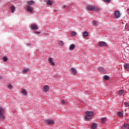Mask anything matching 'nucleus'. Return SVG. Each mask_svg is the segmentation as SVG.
<instances>
[{
    "label": "nucleus",
    "instance_id": "35",
    "mask_svg": "<svg viewBox=\"0 0 129 129\" xmlns=\"http://www.w3.org/2000/svg\"><path fill=\"white\" fill-rule=\"evenodd\" d=\"M60 103H61V104H65L66 103L65 101L63 100H60Z\"/></svg>",
    "mask_w": 129,
    "mask_h": 129
},
{
    "label": "nucleus",
    "instance_id": "19",
    "mask_svg": "<svg viewBox=\"0 0 129 129\" xmlns=\"http://www.w3.org/2000/svg\"><path fill=\"white\" fill-rule=\"evenodd\" d=\"M75 48V44H72L70 45L69 49L70 50H74Z\"/></svg>",
    "mask_w": 129,
    "mask_h": 129
},
{
    "label": "nucleus",
    "instance_id": "20",
    "mask_svg": "<svg viewBox=\"0 0 129 129\" xmlns=\"http://www.w3.org/2000/svg\"><path fill=\"white\" fill-rule=\"evenodd\" d=\"M35 4V2L34 1H30L27 2V5L29 6H31V5H34Z\"/></svg>",
    "mask_w": 129,
    "mask_h": 129
},
{
    "label": "nucleus",
    "instance_id": "37",
    "mask_svg": "<svg viewBox=\"0 0 129 129\" xmlns=\"http://www.w3.org/2000/svg\"><path fill=\"white\" fill-rule=\"evenodd\" d=\"M103 1L106 3H110V2H111V0H103Z\"/></svg>",
    "mask_w": 129,
    "mask_h": 129
},
{
    "label": "nucleus",
    "instance_id": "1",
    "mask_svg": "<svg viewBox=\"0 0 129 129\" xmlns=\"http://www.w3.org/2000/svg\"><path fill=\"white\" fill-rule=\"evenodd\" d=\"M44 123L46 125L55 124V121L51 119H47L44 121Z\"/></svg>",
    "mask_w": 129,
    "mask_h": 129
},
{
    "label": "nucleus",
    "instance_id": "30",
    "mask_svg": "<svg viewBox=\"0 0 129 129\" xmlns=\"http://www.w3.org/2000/svg\"><path fill=\"white\" fill-rule=\"evenodd\" d=\"M3 60L4 62H7V61H8V57H7V56H4L3 58Z\"/></svg>",
    "mask_w": 129,
    "mask_h": 129
},
{
    "label": "nucleus",
    "instance_id": "7",
    "mask_svg": "<svg viewBox=\"0 0 129 129\" xmlns=\"http://www.w3.org/2000/svg\"><path fill=\"white\" fill-rule=\"evenodd\" d=\"M26 10L27 12L33 13V8L31 7L30 6H26Z\"/></svg>",
    "mask_w": 129,
    "mask_h": 129
},
{
    "label": "nucleus",
    "instance_id": "23",
    "mask_svg": "<svg viewBox=\"0 0 129 129\" xmlns=\"http://www.w3.org/2000/svg\"><path fill=\"white\" fill-rule=\"evenodd\" d=\"M46 4L48 5V6H52V5H53V3L52 1L48 0L46 3Z\"/></svg>",
    "mask_w": 129,
    "mask_h": 129
},
{
    "label": "nucleus",
    "instance_id": "8",
    "mask_svg": "<svg viewBox=\"0 0 129 129\" xmlns=\"http://www.w3.org/2000/svg\"><path fill=\"white\" fill-rule=\"evenodd\" d=\"M98 71L101 72V73H105V70L103 69V67H100L98 68Z\"/></svg>",
    "mask_w": 129,
    "mask_h": 129
},
{
    "label": "nucleus",
    "instance_id": "26",
    "mask_svg": "<svg viewBox=\"0 0 129 129\" xmlns=\"http://www.w3.org/2000/svg\"><path fill=\"white\" fill-rule=\"evenodd\" d=\"M2 113H5V111L4 110V108H3V107H0V114Z\"/></svg>",
    "mask_w": 129,
    "mask_h": 129
},
{
    "label": "nucleus",
    "instance_id": "36",
    "mask_svg": "<svg viewBox=\"0 0 129 129\" xmlns=\"http://www.w3.org/2000/svg\"><path fill=\"white\" fill-rule=\"evenodd\" d=\"M8 87L9 88H10V89H12L13 88V86L11 84L8 85Z\"/></svg>",
    "mask_w": 129,
    "mask_h": 129
},
{
    "label": "nucleus",
    "instance_id": "22",
    "mask_svg": "<svg viewBox=\"0 0 129 129\" xmlns=\"http://www.w3.org/2000/svg\"><path fill=\"white\" fill-rule=\"evenodd\" d=\"M99 11H100V8L99 7H95V6H94V12H99Z\"/></svg>",
    "mask_w": 129,
    "mask_h": 129
},
{
    "label": "nucleus",
    "instance_id": "10",
    "mask_svg": "<svg viewBox=\"0 0 129 129\" xmlns=\"http://www.w3.org/2000/svg\"><path fill=\"white\" fill-rule=\"evenodd\" d=\"M121 127L123 129H129V124L127 123H125Z\"/></svg>",
    "mask_w": 129,
    "mask_h": 129
},
{
    "label": "nucleus",
    "instance_id": "33",
    "mask_svg": "<svg viewBox=\"0 0 129 129\" xmlns=\"http://www.w3.org/2000/svg\"><path fill=\"white\" fill-rule=\"evenodd\" d=\"M124 105H125V106L128 107V106H129V103H127V102H125L124 103Z\"/></svg>",
    "mask_w": 129,
    "mask_h": 129
},
{
    "label": "nucleus",
    "instance_id": "41",
    "mask_svg": "<svg viewBox=\"0 0 129 129\" xmlns=\"http://www.w3.org/2000/svg\"><path fill=\"white\" fill-rule=\"evenodd\" d=\"M35 33H36L37 34H40V32H36Z\"/></svg>",
    "mask_w": 129,
    "mask_h": 129
},
{
    "label": "nucleus",
    "instance_id": "13",
    "mask_svg": "<svg viewBox=\"0 0 129 129\" xmlns=\"http://www.w3.org/2000/svg\"><path fill=\"white\" fill-rule=\"evenodd\" d=\"M4 115H5V113L0 114V120H4L6 118Z\"/></svg>",
    "mask_w": 129,
    "mask_h": 129
},
{
    "label": "nucleus",
    "instance_id": "29",
    "mask_svg": "<svg viewBox=\"0 0 129 129\" xmlns=\"http://www.w3.org/2000/svg\"><path fill=\"white\" fill-rule=\"evenodd\" d=\"M85 118H86V119H87V120H89V119H90V118H91V116H89L88 115H87L85 116Z\"/></svg>",
    "mask_w": 129,
    "mask_h": 129
},
{
    "label": "nucleus",
    "instance_id": "27",
    "mask_svg": "<svg viewBox=\"0 0 129 129\" xmlns=\"http://www.w3.org/2000/svg\"><path fill=\"white\" fill-rule=\"evenodd\" d=\"M15 9L16 8H15V6H13V7H11V10L12 13H15Z\"/></svg>",
    "mask_w": 129,
    "mask_h": 129
},
{
    "label": "nucleus",
    "instance_id": "32",
    "mask_svg": "<svg viewBox=\"0 0 129 129\" xmlns=\"http://www.w3.org/2000/svg\"><path fill=\"white\" fill-rule=\"evenodd\" d=\"M72 36H76V33L74 31L71 32Z\"/></svg>",
    "mask_w": 129,
    "mask_h": 129
},
{
    "label": "nucleus",
    "instance_id": "5",
    "mask_svg": "<svg viewBox=\"0 0 129 129\" xmlns=\"http://www.w3.org/2000/svg\"><path fill=\"white\" fill-rule=\"evenodd\" d=\"M48 62L50 65L52 66H54L55 65V62H53V58L52 57H48Z\"/></svg>",
    "mask_w": 129,
    "mask_h": 129
},
{
    "label": "nucleus",
    "instance_id": "15",
    "mask_svg": "<svg viewBox=\"0 0 129 129\" xmlns=\"http://www.w3.org/2000/svg\"><path fill=\"white\" fill-rule=\"evenodd\" d=\"M124 68L127 71H129V63H125L124 64Z\"/></svg>",
    "mask_w": 129,
    "mask_h": 129
},
{
    "label": "nucleus",
    "instance_id": "25",
    "mask_svg": "<svg viewBox=\"0 0 129 129\" xmlns=\"http://www.w3.org/2000/svg\"><path fill=\"white\" fill-rule=\"evenodd\" d=\"M117 114L118 116H120V117H121L123 115V114L121 112H118L117 113Z\"/></svg>",
    "mask_w": 129,
    "mask_h": 129
},
{
    "label": "nucleus",
    "instance_id": "17",
    "mask_svg": "<svg viewBox=\"0 0 129 129\" xmlns=\"http://www.w3.org/2000/svg\"><path fill=\"white\" fill-rule=\"evenodd\" d=\"M96 127H97V124H96V123H93L91 126V128L95 129Z\"/></svg>",
    "mask_w": 129,
    "mask_h": 129
},
{
    "label": "nucleus",
    "instance_id": "28",
    "mask_svg": "<svg viewBox=\"0 0 129 129\" xmlns=\"http://www.w3.org/2000/svg\"><path fill=\"white\" fill-rule=\"evenodd\" d=\"M103 79L105 80H108V79H109V77L107 75H105L103 77Z\"/></svg>",
    "mask_w": 129,
    "mask_h": 129
},
{
    "label": "nucleus",
    "instance_id": "40",
    "mask_svg": "<svg viewBox=\"0 0 129 129\" xmlns=\"http://www.w3.org/2000/svg\"><path fill=\"white\" fill-rule=\"evenodd\" d=\"M2 79H3V77H2V76H0V80H2Z\"/></svg>",
    "mask_w": 129,
    "mask_h": 129
},
{
    "label": "nucleus",
    "instance_id": "6",
    "mask_svg": "<svg viewBox=\"0 0 129 129\" xmlns=\"http://www.w3.org/2000/svg\"><path fill=\"white\" fill-rule=\"evenodd\" d=\"M31 30H37L38 29V26H37V25H36V24H31Z\"/></svg>",
    "mask_w": 129,
    "mask_h": 129
},
{
    "label": "nucleus",
    "instance_id": "14",
    "mask_svg": "<svg viewBox=\"0 0 129 129\" xmlns=\"http://www.w3.org/2000/svg\"><path fill=\"white\" fill-rule=\"evenodd\" d=\"M30 71V69H25L24 70H22L21 73H28Z\"/></svg>",
    "mask_w": 129,
    "mask_h": 129
},
{
    "label": "nucleus",
    "instance_id": "18",
    "mask_svg": "<svg viewBox=\"0 0 129 129\" xmlns=\"http://www.w3.org/2000/svg\"><path fill=\"white\" fill-rule=\"evenodd\" d=\"M21 93H22V94H23V95H27V91H26L25 89H21Z\"/></svg>",
    "mask_w": 129,
    "mask_h": 129
},
{
    "label": "nucleus",
    "instance_id": "24",
    "mask_svg": "<svg viewBox=\"0 0 129 129\" xmlns=\"http://www.w3.org/2000/svg\"><path fill=\"white\" fill-rule=\"evenodd\" d=\"M82 35L83 37H87L88 36V32L85 31L83 33Z\"/></svg>",
    "mask_w": 129,
    "mask_h": 129
},
{
    "label": "nucleus",
    "instance_id": "12",
    "mask_svg": "<svg viewBox=\"0 0 129 129\" xmlns=\"http://www.w3.org/2000/svg\"><path fill=\"white\" fill-rule=\"evenodd\" d=\"M43 91L44 92H47V91H49V86H48L47 85L44 86L43 88Z\"/></svg>",
    "mask_w": 129,
    "mask_h": 129
},
{
    "label": "nucleus",
    "instance_id": "21",
    "mask_svg": "<svg viewBox=\"0 0 129 129\" xmlns=\"http://www.w3.org/2000/svg\"><path fill=\"white\" fill-rule=\"evenodd\" d=\"M106 117H103L101 119V123L104 124L106 121Z\"/></svg>",
    "mask_w": 129,
    "mask_h": 129
},
{
    "label": "nucleus",
    "instance_id": "3",
    "mask_svg": "<svg viewBox=\"0 0 129 129\" xmlns=\"http://www.w3.org/2000/svg\"><path fill=\"white\" fill-rule=\"evenodd\" d=\"M121 16V14H120V12L119 11H115L114 13V17L115 18H116L117 19H118V18H120V16Z\"/></svg>",
    "mask_w": 129,
    "mask_h": 129
},
{
    "label": "nucleus",
    "instance_id": "4",
    "mask_svg": "<svg viewBox=\"0 0 129 129\" xmlns=\"http://www.w3.org/2000/svg\"><path fill=\"white\" fill-rule=\"evenodd\" d=\"M99 47H102L103 46H105V47H107L108 45H107V43L104 41H101L99 43Z\"/></svg>",
    "mask_w": 129,
    "mask_h": 129
},
{
    "label": "nucleus",
    "instance_id": "31",
    "mask_svg": "<svg viewBox=\"0 0 129 129\" xmlns=\"http://www.w3.org/2000/svg\"><path fill=\"white\" fill-rule=\"evenodd\" d=\"M58 44L60 45V46H63V44H64V43L62 41L60 40L58 42Z\"/></svg>",
    "mask_w": 129,
    "mask_h": 129
},
{
    "label": "nucleus",
    "instance_id": "34",
    "mask_svg": "<svg viewBox=\"0 0 129 129\" xmlns=\"http://www.w3.org/2000/svg\"><path fill=\"white\" fill-rule=\"evenodd\" d=\"M93 24H94V26H95V27H96V26H97V22H96V21H94Z\"/></svg>",
    "mask_w": 129,
    "mask_h": 129
},
{
    "label": "nucleus",
    "instance_id": "39",
    "mask_svg": "<svg viewBox=\"0 0 129 129\" xmlns=\"http://www.w3.org/2000/svg\"><path fill=\"white\" fill-rule=\"evenodd\" d=\"M62 9H68V7H67L66 5H64L63 6Z\"/></svg>",
    "mask_w": 129,
    "mask_h": 129
},
{
    "label": "nucleus",
    "instance_id": "16",
    "mask_svg": "<svg viewBox=\"0 0 129 129\" xmlns=\"http://www.w3.org/2000/svg\"><path fill=\"white\" fill-rule=\"evenodd\" d=\"M123 92H124V91L123 90H120L118 91V94L120 96H121L122 95H123Z\"/></svg>",
    "mask_w": 129,
    "mask_h": 129
},
{
    "label": "nucleus",
    "instance_id": "11",
    "mask_svg": "<svg viewBox=\"0 0 129 129\" xmlns=\"http://www.w3.org/2000/svg\"><path fill=\"white\" fill-rule=\"evenodd\" d=\"M72 70V72L73 74V75H76L77 73V71H76V69H75V68H72L71 69Z\"/></svg>",
    "mask_w": 129,
    "mask_h": 129
},
{
    "label": "nucleus",
    "instance_id": "9",
    "mask_svg": "<svg viewBox=\"0 0 129 129\" xmlns=\"http://www.w3.org/2000/svg\"><path fill=\"white\" fill-rule=\"evenodd\" d=\"M86 114H87V115H89L90 116H93L94 115V113H93V112L91 111H87L86 112Z\"/></svg>",
    "mask_w": 129,
    "mask_h": 129
},
{
    "label": "nucleus",
    "instance_id": "2",
    "mask_svg": "<svg viewBox=\"0 0 129 129\" xmlns=\"http://www.w3.org/2000/svg\"><path fill=\"white\" fill-rule=\"evenodd\" d=\"M87 9L88 10V11H91V12H94V6L88 5L87 7Z\"/></svg>",
    "mask_w": 129,
    "mask_h": 129
},
{
    "label": "nucleus",
    "instance_id": "38",
    "mask_svg": "<svg viewBox=\"0 0 129 129\" xmlns=\"http://www.w3.org/2000/svg\"><path fill=\"white\" fill-rule=\"evenodd\" d=\"M27 47H31V43H28L26 44Z\"/></svg>",
    "mask_w": 129,
    "mask_h": 129
}]
</instances>
